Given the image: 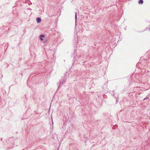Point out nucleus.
Segmentation results:
<instances>
[{"mask_svg": "<svg viewBox=\"0 0 150 150\" xmlns=\"http://www.w3.org/2000/svg\"><path fill=\"white\" fill-rule=\"evenodd\" d=\"M36 21L38 23H39L41 21V19L40 18H36Z\"/></svg>", "mask_w": 150, "mask_h": 150, "instance_id": "obj_1", "label": "nucleus"}, {"mask_svg": "<svg viewBox=\"0 0 150 150\" xmlns=\"http://www.w3.org/2000/svg\"><path fill=\"white\" fill-rule=\"evenodd\" d=\"M148 98H148V97L144 99V100H145L146 99H148Z\"/></svg>", "mask_w": 150, "mask_h": 150, "instance_id": "obj_6", "label": "nucleus"}, {"mask_svg": "<svg viewBox=\"0 0 150 150\" xmlns=\"http://www.w3.org/2000/svg\"><path fill=\"white\" fill-rule=\"evenodd\" d=\"M32 4V3H31V4Z\"/></svg>", "mask_w": 150, "mask_h": 150, "instance_id": "obj_8", "label": "nucleus"}, {"mask_svg": "<svg viewBox=\"0 0 150 150\" xmlns=\"http://www.w3.org/2000/svg\"><path fill=\"white\" fill-rule=\"evenodd\" d=\"M149 30H150V27L149 28Z\"/></svg>", "mask_w": 150, "mask_h": 150, "instance_id": "obj_7", "label": "nucleus"}, {"mask_svg": "<svg viewBox=\"0 0 150 150\" xmlns=\"http://www.w3.org/2000/svg\"><path fill=\"white\" fill-rule=\"evenodd\" d=\"M44 35H40V40L41 41H42L43 40V39H42V38H44Z\"/></svg>", "mask_w": 150, "mask_h": 150, "instance_id": "obj_3", "label": "nucleus"}, {"mask_svg": "<svg viewBox=\"0 0 150 150\" xmlns=\"http://www.w3.org/2000/svg\"><path fill=\"white\" fill-rule=\"evenodd\" d=\"M143 3V0H139L138 3L139 4H142Z\"/></svg>", "mask_w": 150, "mask_h": 150, "instance_id": "obj_4", "label": "nucleus"}, {"mask_svg": "<svg viewBox=\"0 0 150 150\" xmlns=\"http://www.w3.org/2000/svg\"><path fill=\"white\" fill-rule=\"evenodd\" d=\"M65 82V81H63L62 82V83H61V82L60 83V84L59 85V87L60 86H61L63 84H64Z\"/></svg>", "mask_w": 150, "mask_h": 150, "instance_id": "obj_2", "label": "nucleus"}, {"mask_svg": "<svg viewBox=\"0 0 150 150\" xmlns=\"http://www.w3.org/2000/svg\"><path fill=\"white\" fill-rule=\"evenodd\" d=\"M75 18L76 19V12L75 13Z\"/></svg>", "mask_w": 150, "mask_h": 150, "instance_id": "obj_5", "label": "nucleus"}]
</instances>
